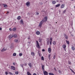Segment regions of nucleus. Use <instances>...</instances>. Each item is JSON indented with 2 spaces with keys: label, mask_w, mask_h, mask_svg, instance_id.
I'll list each match as a JSON object with an SVG mask.
<instances>
[{
  "label": "nucleus",
  "mask_w": 75,
  "mask_h": 75,
  "mask_svg": "<svg viewBox=\"0 0 75 75\" xmlns=\"http://www.w3.org/2000/svg\"><path fill=\"white\" fill-rule=\"evenodd\" d=\"M45 21H47L44 19H43L41 21H40L39 23V27H42V23H43V22H45Z\"/></svg>",
  "instance_id": "nucleus-1"
},
{
  "label": "nucleus",
  "mask_w": 75,
  "mask_h": 75,
  "mask_svg": "<svg viewBox=\"0 0 75 75\" xmlns=\"http://www.w3.org/2000/svg\"><path fill=\"white\" fill-rule=\"evenodd\" d=\"M30 3H31L30 1H28L26 3V5L28 6V7H29V6H30Z\"/></svg>",
  "instance_id": "nucleus-2"
},
{
  "label": "nucleus",
  "mask_w": 75,
  "mask_h": 75,
  "mask_svg": "<svg viewBox=\"0 0 75 75\" xmlns=\"http://www.w3.org/2000/svg\"><path fill=\"white\" fill-rule=\"evenodd\" d=\"M36 44L37 45V47L38 48H41V47H40V45H39V43H38V41H36Z\"/></svg>",
  "instance_id": "nucleus-3"
},
{
  "label": "nucleus",
  "mask_w": 75,
  "mask_h": 75,
  "mask_svg": "<svg viewBox=\"0 0 75 75\" xmlns=\"http://www.w3.org/2000/svg\"><path fill=\"white\" fill-rule=\"evenodd\" d=\"M43 74H44V75H48V73L46 71H43Z\"/></svg>",
  "instance_id": "nucleus-4"
},
{
  "label": "nucleus",
  "mask_w": 75,
  "mask_h": 75,
  "mask_svg": "<svg viewBox=\"0 0 75 75\" xmlns=\"http://www.w3.org/2000/svg\"><path fill=\"white\" fill-rule=\"evenodd\" d=\"M65 7V5L64 4H62L60 7V8H64Z\"/></svg>",
  "instance_id": "nucleus-5"
},
{
  "label": "nucleus",
  "mask_w": 75,
  "mask_h": 75,
  "mask_svg": "<svg viewBox=\"0 0 75 75\" xmlns=\"http://www.w3.org/2000/svg\"><path fill=\"white\" fill-rule=\"evenodd\" d=\"M51 49L50 47H49L48 48V52H49V53H50L51 52Z\"/></svg>",
  "instance_id": "nucleus-6"
},
{
  "label": "nucleus",
  "mask_w": 75,
  "mask_h": 75,
  "mask_svg": "<svg viewBox=\"0 0 75 75\" xmlns=\"http://www.w3.org/2000/svg\"><path fill=\"white\" fill-rule=\"evenodd\" d=\"M20 24H22V25H23L24 24V22H23V19H21L20 22Z\"/></svg>",
  "instance_id": "nucleus-7"
},
{
  "label": "nucleus",
  "mask_w": 75,
  "mask_h": 75,
  "mask_svg": "<svg viewBox=\"0 0 75 75\" xmlns=\"http://www.w3.org/2000/svg\"><path fill=\"white\" fill-rule=\"evenodd\" d=\"M44 65H42V68L43 71H45V70L44 69Z\"/></svg>",
  "instance_id": "nucleus-8"
},
{
  "label": "nucleus",
  "mask_w": 75,
  "mask_h": 75,
  "mask_svg": "<svg viewBox=\"0 0 75 75\" xmlns=\"http://www.w3.org/2000/svg\"><path fill=\"white\" fill-rule=\"evenodd\" d=\"M3 5L4 6V7L5 8H7V5H6L5 4H3Z\"/></svg>",
  "instance_id": "nucleus-9"
},
{
  "label": "nucleus",
  "mask_w": 75,
  "mask_h": 75,
  "mask_svg": "<svg viewBox=\"0 0 75 75\" xmlns=\"http://www.w3.org/2000/svg\"><path fill=\"white\" fill-rule=\"evenodd\" d=\"M28 65L30 68H31L32 67V64L31 63L28 64Z\"/></svg>",
  "instance_id": "nucleus-10"
},
{
  "label": "nucleus",
  "mask_w": 75,
  "mask_h": 75,
  "mask_svg": "<svg viewBox=\"0 0 75 75\" xmlns=\"http://www.w3.org/2000/svg\"><path fill=\"white\" fill-rule=\"evenodd\" d=\"M6 49H4V48H3L1 50V52H4V51H6Z\"/></svg>",
  "instance_id": "nucleus-11"
},
{
  "label": "nucleus",
  "mask_w": 75,
  "mask_h": 75,
  "mask_svg": "<svg viewBox=\"0 0 75 75\" xmlns=\"http://www.w3.org/2000/svg\"><path fill=\"white\" fill-rule=\"evenodd\" d=\"M11 68L12 69H13V70H15L16 69V68L14 66H11Z\"/></svg>",
  "instance_id": "nucleus-12"
},
{
  "label": "nucleus",
  "mask_w": 75,
  "mask_h": 75,
  "mask_svg": "<svg viewBox=\"0 0 75 75\" xmlns=\"http://www.w3.org/2000/svg\"><path fill=\"white\" fill-rule=\"evenodd\" d=\"M31 54L32 56H35V53L33 52H31Z\"/></svg>",
  "instance_id": "nucleus-13"
},
{
  "label": "nucleus",
  "mask_w": 75,
  "mask_h": 75,
  "mask_svg": "<svg viewBox=\"0 0 75 75\" xmlns=\"http://www.w3.org/2000/svg\"><path fill=\"white\" fill-rule=\"evenodd\" d=\"M12 37H14V35H9V38H12Z\"/></svg>",
  "instance_id": "nucleus-14"
},
{
  "label": "nucleus",
  "mask_w": 75,
  "mask_h": 75,
  "mask_svg": "<svg viewBox=\"0 0 75 75\" xmlns=\"http://www.w3.org/2000/svg\"><path fill=\"white\" fill-rule=\"evenodd\" d=\"M36 34L37 35H39L40 34V32L39 31H38L36 32Z\"/></svg>",
  "instance_id": "nucleus-15"
},
{
  "label": "nucleus",
  "mask_w": 75,
  "mask_h": 75,
  "mask_svg": "<svg viewBox=\"0 0 75 75\" xmlns=\"http://www.w3.org/2000/svg\"><path fill=\"white\" fill-rule=\"evenodd\" d=\"M13 37H14V38L17 37V35L16 34H14V35H13Z\"/></svg>",
  "instance_id": "nucleus-16"
},
{
  "label": "nucleus",
  "mask_w": 75,
  "mask_h": 75,
  "mask_svg": "<svg viewBox=\"0 0 75 75\" xmlns=\"http://www.w3.org/2000/svg\"><path fill=\"white\" fill-rule=\"evenodd\" d=\"M59 6H60V4H59L56 5V7H59Z\"/></svg>",
  "instance_id": "nucleus-17"
},
{
  "label": "nucleus",
  "mask_w": 75,
  "mask_h": 75,
  "mask_svg": "<svg viewBox=\"0 0 75 75\" xmlns=\"http://www.w3.org/2000/svg\"><path fill=\"white\" fill-rule=\"evenodd\" d=\"M13 31H16V28H13Z\"/></svg>",
  "instance_id": "nucleus-18"
},
{
  "label": "nucleus",
  "mask_w": 75,
  "mask_h": 75,
  "mask_svg": "<svg viewBox=\"0 0 75 75\" xmlns=\"http://www.w3.org/2000/svg\"><path fill=\"white\" fill-rule=\"evenodd\" d=\"M18 20H20L21 19V16H19L17 18Z\"/></svg>",
  "instance_id": "nucleus-19"
},
{
  "label": "nucleus",
  "mask_w": 75,
  "mask_h": 75,
  "mask_svg": "<svg viewBox=\"0 0 75 75\" xmlns=\"http://www.w3.org/2000/svg\"><path fill=\"white\" fill-rule=\"evenodd\" d=\"M27 74L28 75H31V73H30L28 71L27 72Z\"/></svg>",
  "instance_id": "nucleus-20"
},
{
  "label": "nucleus",
  "mask_w": 75,
  "mask_h": 75,
  "mask_svg": "<svg viewBox=\"0 0 75 75\" xmlns=\"http://www.w3.org/2000/svg\"><path fill=\"white\" fill-rule=\"evenodd\" d=\"M50 57H51V54H49L48 56V58L49 59V60H50L51 59V58Z\"/></svg>",
  "instance_id": "nucleus-21"
},
{
  "label": "nucleus",
  "mask_w": 75,
  "mask_h": 75,
  "mask_svg": "<svg viewBox=\"0 0 75 75\" xmlns=\"http://www.w3.org/2000/svg\"><path fill=\"white\" fill-rule=\"evenodd\" d=\"M63 48L64 49L65 48H66V45H63Z\"/></svg>",
  "instance_id": "nucleus-22"
},
{
  "label": "nucleus",
  "mask_w": 75,
  "mask_h": 75,
  "mask_svg": "<svg viewBox=\"0 0 75 75\" xmlns=\"http://www.w3.org/2000/svg\"><path fill=\"white\" fill-rule=\"evenodd\" d=\"M39 41L40 42H41L42 41V39L40 38L39 40Z\"/></svg>",
  "instance_id": "nucleus-23"
},
{
  "label": "nucleus",
  "mask_w": 75,
  "mask_h": 75,
  "mask_svg": "<svg viewBox=\"0 0 75 75\" xmlns=\"http://www.w3.org/2000/svg\"><path fill=\"white\" fill-rule=\"evenodd\" d=\"M66 11H67V10H65L63 11V14H64V13H66Z\"/></svg>",
  "instance_id": "nucleus-24"
},
{
  "label": "nucleus",
  "mask_w": 75,
  "mask_h": 75,
  "mask_svg": "<svg viewBox=\"0 0 75 75\" xmlns=\"http://www.w3.org/2000/svg\"><path fill=\"white\" fill-rule=\"evenodd\" d=\"M52 3H53V4H55V3H56V2L55 1H52Z\"/></svg>",
  "instance_id": "nucleus-25"
},
{
  "label": "nucleus",
  "mask_w": 75,
  "mask_h": 75,
  "mask_svg": "<svg viewBox=\"0 0 75 75\" xmlns=\"http://www.w3.org/2000/svg\"><path fill=\"white\" fill-rule=\"evenodd\" d=\"M49 75H54V74L51 73H49Z\"/></svg>",
  "instance_id": "nucleus-26"
},
{
  "label": "nucleus",
  "mask_w": 75,
  "mask_h": 75,
  "mask_svg": "<svg viewBox=\"0 0 75 75\" xmlns=\"http://www.w3.org/2000/svg\"><path fill=\"white\" fill-rule=\"evenodd\" d=\"M53 44H54V45H55L56 44V42L55 41H54L53 42Z\"/></svg>",
  "instance_id": "nucleus-27"
},
{
  "label": "nucleus",
  "mask_w": 75,
  "mask_h": 75,
  "mask_svg": "<svg viewBox=\"0 0 75 75\" xmlns=\"http://www.w3.org/2000/svg\"><path fill=\"white\" fill-rule=\"evenodd\" d=\"M70 70L71 71V72H73V73H74V74H75V72H74V71H73V70H72V69H70Z\"/></svg>",
  "instance_id": "nucleus-28"
},
{
  "label": "nucleus",
  "mask_w": 75,
  "mask_h": 75,
  "mask_svg": "<svg viewBox=\"0 0 75 75\" xmlns=\"http://www.w3.org/2000/svg\"><path fill=\"white\" fill-rule=\"evenodd\" d=\"M16 53H14L13 54V56L14 57H15V56H16Z\"/></svg>",
  "instance_id": "nucleus-29"
},
{
  "label": "nucleus",
  "mask_w": 75,
  "mask_h": 75,
  "mask_svg": "<svg viewBox=\"0 0 75 75\" xmlns=\"http://www.w3.org/2000/svg\"><path fill=\"white\" fill-rule=\"evenodd\" d=\"M22 55H23V54L22 53H20L19 54V56H20V57H21Z\"/></svg>",
  "instance_id": "nucleus-30"
},
{
  "label": "nucleus",
  "mask_w": 75,
  "mask_h": 75,
  "mask_svg": "<svg viewBox=\"0 0 75 75\" xmlns=\"http://www.w3.org/2000/svg\"><path fill=\"white\" fill-rule=\"evenodd\" d=\"M45 19L47 21V19H48V18L47 17V16H45Z\"/></svg>",
  "instance_id": "nucleus-31"
},
{
  "label": "nucleus",
  "mask_w": 75,
  "mask_h": 75,
  "mask_svg": "<svg viewBox=\"0 0 75 75\" xmlns=\"http://www.w3.org/2000/svg\"><path fill=\"white\" fill-rule=\"evenodd\" d=\"M71 48L72 50H73V51H74V50H75V48H74V47H72Z\"/></svg>",
  "instance_id": "nucleus-32"
},
{
  "label": "nucleus",
  "mask_w": 75,
  "mask_h": 75,
  "mask_svg": "<svg viewBox=\"0 0 75 75\" xmlns=\"http://www.w3.org/2000/svg\"><path fill=\"white\" fill-rule=\"evenodd\" d=\"M23 64H21V67H22L23 69H24V68L23 67Z\"/></svg>",
  "instance_id": "nucleus-33"
},
{
  "label": "nucleus",
  "mask_w": 75,
  "mask_h": 75,
  "mask_svg": "<svg viewBox=\"0 0 75 75\" xmlns=\"http://www.w3.org/2000/svg\"><path fill=\"white\" fill-rule=\"evenodd\" d=\"M14 41L15 42H17L18 41V40H17V39H15L14 40Z\"/></svg>",
  "instance_id": "nucleus-34"
},
{
  "label": "nucleus",
  "mask_w": 75,
  "mask_h": 75,
  "mask_svg": "<svg viewBox=\"0 0 75 75\" xmlns=\"http://www.w3.org/2000/svg\"><path fill=\"white\" fill-rule=\"evenodd\" d=\"M41 59L42 60H44V57H43V56H42L41 57Z\"/></svg>",
  "instance_id": "nucleus-35"
},
{
  "label": "nucleus",
  "mask_w": 75,
  "mask_h": 75,
  "mask_svg": "<svg viewBox=\"0 0 75 75\" xmlns=\"http://www.w3.org/2000/svg\"><path fill=\"white\" fill-rule=\"evenodd\" d=\"M64 37L65 38H68V37H67V35L66 34H64Z\"/></svg>",
  "instance_id": "nucleus-36"
},
{
  "label": "nucleus",
  "mask_w": 75,
  "mask_h": 75,
  "mask_svg": "<svg viewBox=\"0 0 75 75\" xmlns=\"http://www.w3.org/2000/svg\"><path fill=\"white\" fill-rule=\"evenodd\" d=\"M66 41L67 44H69V41L66 40Z\"/></svg>",
  "instance_id": "nucleus-37"
},
{
  "label": "nucleus",
  "mask_w": 75,
  "mask_h": 75,
  "mask_svg": "<svg viewBox=\"0 0 75 75\" xmlns=\"http://www.w3.org/2000/svg\"><path fill=\"white\" fill-rule=\"evenodd\" d=\"M47 44L48 45H49V44H50V41H49V40L47 41Z\"/></svg>",
  "instance_id": "nucleus-38"
},
{
  "label": "nucleus",
  "mask_w": 75,
  "mask_h": 75,
  "mask_svg": "<svg viewBox=\"0 0 75 75\" xmlns=\"http://www.w3.org/2000/svg\"><path fill=\"white\" fill-rule=\"evenodd\" d=\"M52 38H50V42H52Z\"/></svg>",
  "instance_id": "nucleus-39"
},
{
  "label": "nucleus",
  "mask_w": 75,
  "mask_h": 75,
  "mask_svg": "<svg viewBox=\"0 0 75 75\" xmlns=\"http://www.w3.org/2000/svg\"><path fill=\"white\" fill-rule=\"evenodd\" d=\"M15 74H16V75H17V74H18V71L16 72L15 73Z\"/></svg>",
  "instance_id": "nucleus-40"
},
{
  "label": "nucleus",
  "mask_w": 75,
  "mask_h": 75,
  "mask_svg": "<svg viewBox=\"0 0 75 75\" xmlns=\"http://www.w3.org/2000/svg\"><path fill=\"white\" fill-rule=\"evenodd\" d=\"M39 57H41V53H40L39 54Z\"/></svg>",
  "instance_id": "nucleus-41"
},
{
  "label": "nucleus",
  "mask_w": 75,
  "mask_h": 75,
  "mask_svg": "<svg viewBox=\"0 0 75 75\" xmlns=\"http://www.w3.org/2000/svg\"><path fill=\"white\" fill-rule=\"evenodd\" d=\"M40 50H38V54H40Z\"/></svg>",
  "instance_id": "nucleus-42"
},
{
  "label": "nucleus",
  "mask_w": 75,
  "mask_h": 75,
  "mask_svg": "<svg viewBox=\"0 0 75 75\" xmlns=\"http://www.w3.org/2000/svg\"><path fill=\"white\" fill-rule=\"evenodd\" d=\"M9 74H10V75H13V73H12L11 72H9Z\"/></svg>",
  "instance_id": "nucleus-43"
},
{
  "label": "nucleus",
  "mask_w": 75,
  "mask_h": 75,
  "mask_svg": "<svg viewBox=\"0 0 75 75\" xmlns=\"http://www.w3.org/2000/svg\"><path fill=\"white\" fill-rule=\"evenodd\" d=\"M38 14H39V13H37L36 14V15H37V16H38Z\"/></svg>",
  "instance_id": "nucleus-44"
},
{
  "label": "nucleus",
  "mask_w": 75,
  "mask_h": 75,
  "mask_svg": "<svg viewBox=\"0 0 75 75\" xmlns=\"http://www.w3.org/2000/svg\"><path fill=\"white\" fill-rule=\"evenodd\" d=\"M9 30L11 31H12V29L11 28H9Z\"/></svg>",
  "instance_id": "nucleus-45"
},
{
  "label": "nucleus",
  "mask_w": 75,
  "mask_h": 75,
  "mask_svg": "<svg viewBox=\"0 0 75 75\" xmlns=\"http://www.w3.org/2000/svg\"><path fill=\"white\" fill-rule=\"evenodd\" d=\"M59 72L60 74H61V71L59 70Z\"/></svg>",
  "instance_id": "nucleus-46"
},
{
  "label": "nucleus",
  "mask_w": 75,
  "mask_h": 75,
  "mask_svg": "<svg viewBox=\"0 0 75 75\" xmlns=\"http://www.w3.org/2000/svg\"><path fill=\"white\" fill-rule=\"evenodd\" d=\"M55 57H56L55 55H54V56L53 57L54 59H55Z\"/></svg>",
  "instance_id": "nucleus-47"
},
{
  "label": "nucleus",
  "mask_w": 75,
  "mask_h": 75,
  "mask_svg": "<svg viewBox=\"0 0 75 75\" xmlns=\"http://www.w3.org/2000/svg\"><path fill=\"white\" fill-rule=\"evenodd\" d=\"M68 62L69 64H71V62Z\"/></svg>",
  "instance_id": "nucleus-48"
},
{
  "label": "nucleus",
  "mask_w": 75,
  "mask_h": 75,
  "mask_svg": "<svg viewBox=\"0 0 75 75\" xmlns=\"http://www.w3.org/2000/svg\"><path fill=\"white\" fill-rule=\"evenodd\" d=\"M50 45H51V44H52V42H50Z\"/></svg>",
  "instance_id": "nucleus-49"
},
{
  "label": "nucleus",
  "mask_w": 75,
  "mask_h": 75,
  "mask_svg": "<svg viewBox=\"0 0 75 75\" xmlns=\"http://www.w3.org/2000/svg\"><path fill=\"white\" fill-rule=\"evenodd\" d=\"M0 30H2V28L0 27Z\"/></svg>",
  "instance_id": "nucleus-50"
},
{
  "label": "nucleus",
  "mask_w": 75,
  "mask_h": 75,
  "mask_svg": "<svg viewBox=\"0 0 75 75\" xmlns=\"http://www.w3.org/2000/svg\"><path fill=\"white\" fill-rule=\"evenodd\" d=\"M33 75H37V74L35 73H34L33 74Z\"/></svg>",
  "instance_id": "nucleus-51"
},
{
  "label": "nucleus",
  "mask_w": 75,
  "mask_h": 75,
  "mask_svg": "<svg viewBox=\"0 0 75 75\" xmlns=\"http://www.w3.org/2000/svg\"><path fill=\"white\" fill-rule=\"evenodd\" d=\"M6 75H7L8 74V73H7V72H6Z\"/></svg>",
  "instance_id": "nucleus-52"
},
{
  "label": "nucleus",
  "mask_w": 75,
  "mask_h": 75,
  "mask_svg": "<svg viewBox=\"0 0 75 75\" xmlns=\"http://www.w3.org/2000/svg\"><path fill=\"white\" fill-rule=\"evenodd\" d=\"M27 64L25 63V64H24V66H26V65H27Z\"/></svg>",
  "instance_id": "nucleus-53"
},
{
  "label": "nucleus",
  "mask_w": 75,
  "mask_h": 75,
  "mask_svg": "<svg viewBox=\"0 0 75 75\" xmlns=\"http://www.w3.org/2000/svg\"><path fill=\"white\" fill-rule=\"evenodd\" d=\"M42 51H45V50L44 49H42Z\"/></svg>",
  "instance_id": "nucleus-54"
},
{
  "label": "nucleus",
  "mask_w": 75,
  "mask_h": 75,
  "mask_svg": "<svg viewBox=\"0 0 75 75\" xmlns=\"http://www.w3.org/2000/svg\"><path fill=\"white\" fill-rule=\"evenodd\" d=\"M42 2H41L40 3V4H41V5H42Z\"/></svg>",
  "instance_id": "nucleus-55"
},
{
  "label": "nucleus",
  "mask_w": 75,
  "mask_h": 75,
  "mask_svg": "<svg viewBox=\"0 0 75 75\" xmlns=\"http://www.w3.org/2000/svg\"><path fill=\"white\" fill-rule=\"evenodd\" d=\"M11 38H8V40H11Z\"/></svg>",
  "instance_id": "nucleus-56"
},
{
  "label": "nucleus",
  "mask_w": 75,
  "mask_h": 75,
  "mask_svg": "<svg viewBox=\"0 0 75 75\" xmlns=\"http://www.w3.org/2000/svg\"><path fill=\"white\" fill-rule=\"evenodd\" d=\"M54 70H55V71H56L57 70H56V69H55V68H54Z\"/></svg>",
  "instance_id": "nucleus-57"
},
{
  "label": "nucleus",
  "mask_w": 75,
  "mask_h": 75,
  "mask_svg": "<svg viewBox=\"0 0 75 75\" xmlns=\"http://www.w3.org/2000/svg\"><path fill=\"white\" fill-rule=\"evenodd\" d=\"M28 43L29 44H30V43H31V42H28Z\"/></svg>",
  "instance_id": "nucleus-58"
},
{
  "label": "nucleus",
  "mask_w": 75,
  "mask_h": 75,
  "mask_svg": "<svg viewBox=\"0 0 75 75\" xmlns=\"http://www.w3.org/2000/svg\"><path fill=\"white\" fill-rule=\"evenodd\" d=\"M13 65H15V63H13Z\"/></svg>",
  "instance_id": "nucleus-59"
},
{
  "label": "nucleus",
  "mask_w": 75,
  "mask_h": 75,
  "mask_svg": "<svg viewBox=\"0 0 75 75\" xmlns=\"http://www.w3.org/2000/svg\"><path fill=\"white\" fill-rule=\"evenodd\" d=\"M60 2H62V1H60Z\"/></svg>",
  "instance_id": "nucleus-60"
},
{
  "label": "nucleus",
  "mask_w": 75,
  "mask_h": 75,
  "mask_svg": "<svg viewBox=\"0 0 75 75\" xmlns=\"http://www.w3.org/2000/svg\"><path fill=\"white\" fill-rule=\"evenodd\" d=\"M7 13H9V12L8 11V12H7Z\"/></svg>",
  "instance_id": "nucleus-61"
},
{
  "label": "nucleus",
  "mask_w": 75,
  "mask_h": 75,
  "mask_svg": "<svg viewBox=\"0 0 75 75\" xmlns=\"http://www.w3.org/2000/svg\"><path fill=\"white\" fill-rule=\"evenodd\" d=\"M64 50H65V51H66V49H65V48L64 49Z\"/></svg>",
  "instance_id": "nucleus-62"
},
{
  "label": "nucleus",
  "mask_w": 75,
  "mask_h": 75,
  "mask_svg": "<svg viewBox=\"0 0 75 75\" xmlns=\"http://www.w3.org/2000/svg\"><path fill=\"white\" fill-rule=\"evenodd\" d=\"M74 8H75V6H74Z\"/></svg>",
  "instance_id": "nucleus-63"
},
{
  "label": "nucleus",
  "mask_w": 75,
  "mask_h": 75,
  "mask_svg": "<svg viewBox=\"0 0 75 75\" xmlns=\"http://www.w3.org/2000/svg\"><path fill=\"white\" fill-rule=\"evenodd\" d=\"M28 40H29L30 39V38H28Z\"/></svg>",
  "instance_id": "nucleus-64"
}]
</instances>
